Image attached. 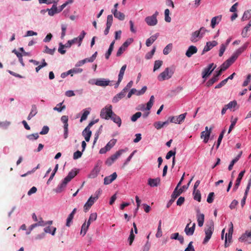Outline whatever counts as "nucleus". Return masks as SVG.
Masks as SVG:
<instances>
[{"instance_id":"55","label":"nucleus","mask_w":251,"mask_h":251,"mask_svg":"<svg viewBox=\"0 0 251 251\" xmlns=\"http://www.w3.org/2000/svg\"><path fill=\"white\" fill-rule=\"evenodd\" d=\"M226 47L225 44H223L221 45V46L220 47V50H219V56L221 57L223 55V54L226 49Z\"/></svg>"},{"instance_id":"51","label":"nucleus","mask_w":251,"mask_h":251,"mask_svg":"<svg viewBox=\"0 0 251 251\" xmlns=\"http://www.w3.org/2000/svg\"><path fill=\"white\" fill-rule=\"evenodd\" d=\"M86 34V32L84 30H83L82 31L81 34L77 37L78 38V46H80L81 45L82 41L84 38V36H85Z\"/></svg>"},{"instance_id":"12","label":"nucleus","mask_w":251,"mask_h":251,"mask_svg":"<svg viewBox=\"0 0 251 251\" xmlns=\"http://www.w3.org/2000/svg\"><path fill=\"white\" fill-rule=\"evenodd\" d=\"M218 45V43L216 41H212L211 42H207L206 45L204 46V49L202 50L201 54H203L206 52L208 51L213 47L216 46Z\"/></svg>"},{"instance_id":"29","label":"nucleus","mask_w":251,"mask_h":251,"mask_svg":"<svg viewBox=\"0 0 251 251\" xmlns=\"http://www.w3.org/2000/svg\"><path fill=\"white\" fill-rule=\"evenodd\" d=\"M48 14L50 16H53L55 14L59 13L58 8L56 7V4H53L51 9H47Z\"/></svg>"},{"instance_id":"22","label":"nucleus","mask_w":251,"mask_h":251,"mask_svg":"<svg viewBox=\"0 0 251 251\" xmlns=\"http://www.w3.org/2000/svg\"><path fill=\"white\" fill-rule=\"evenodd\" d=\"M100 171V168L98 166H96L89 175V177L91 178H95L97 176Z\"/></svg>"},{"instance_id":"3","label":"nucleus","mask_w":251,"mask_h":251,"mask_svg":"<svg viewBox=\"0 0 251 251\" xmlns=\"http://www.w3.org/2000/svg\"><path fill=\"white\" fill-rule=\"evenodd\" d=\"M174 74V70L171 68H166L165 70L161 73L158 76V79L160 81H163L170 79Z\"/></svg>"},{"instance_id":"31","label":"nucleus","mask_w":251,"mask_h":251,"mask_svg":"<svg viewBox=\"0 0 251 251\" xmlns=\"http://www.w3.org/2000/svg\"><path fill=\"white\" fill-rule=\"evenodd\" d=\"M37 113V108L36 105H33L32 106L31 110L28 115L27 119L28 120H30L33 117H34Z\"/></svg>"},{"instance_id":"59","label":"nucleus","mask_w":251,"mask_h":251,"mask_svg":"<svg viewBox=\"0 0 251 251\" xmlns=\"http://www.w3.org/2000/svg\"><path fill=\"white\" fill-rule=\"evenodd\" d=\"M178 188V187H177V186H176V188L175 189V190L172 195V196H171V198H172L173 199L176 200V199L180 195L179 194V193L177 192Z\"/></svg>"},{"instance_id":"52","label":"nucleus","mask_w":251,"mask_h":251,"mask_svg":"<svg viewBox=\"0 0 251 251\" xmlns=\"http://www.w3.org/2000/svg\"><path fill=\"white\" fill-rule=\"evenodd\" d=\"M176 151V149L174 151H170L167 153L166 156V158L167 159H170L172 156H175Z\"/></svg>"},{"instance_id":"5","label":"nucleus","mask_w":251,"mask_h":251,"mask_svg":"<svg viewBox=\"0 0 251 251\" xmlns=\"http://www.w3.org/2000/svg\"><path fill=\"white\" fill-rule=\"evenodd\" d=\"M214 230V225L212 223L210 226H207L205 229V237L203 240V244H205L208 242L211 238Z\"/></svg>"},{"instance_id":"53","label":"nucleus","mask_w":251,"mask_h":251,"mask_svg":"<svg viewBox=\"0 0 251 251\" xmlns=\"http://www.w3.org/2000/svg\"><path fill=\"white\" fill-rule=\"evenodd\" d=\"M113 22V16L112 15H108L107 18L106 26H111Z\"/></svg>"},{"instance_id":"49","label":"nucleus","mask_w":251,"mask_h":251,"mask_svg":"<svg viewBox=\"0 0 251 251\" xmlns=\"http://www.w3.org/2000/svg\"><path fill=\"white\" fill-rule=\"evenodd\" d=\"M27 138L29 140H36L39 138V135L38 133H37L31 134L27 135Z\"/></svg>"},{"instance_id":"35","label":"nucleus","mask_w":251,"mask_h":251,"mask_svg":"<svg viewBox=\"0 0 251 251\" xmlns=\"http://www.w3.org/2000/svg\"><path fill=\"white\" fill-rule=\"evenodd\" d=\"M193 194L194 200L200 202L201 201V194L200 191L199 190H194Z\"/></svg>"},{"instance_id":"63","label":"nucleus","mask_w":251,"mask_h":251,"mask_svg":"<svg viewBox=\"0 0 251 251\" xmlns=\"http://www.w3.org/2000/svg\"><path fill=\"white\" fill-rule=\"evenodd\" d=\"M238 204V201L236 200H234L233 201H232L231 202V203L229 205L230 209L231 210L234 209L236 207V206Z\"/></svg>"},{"instance_id":"15","label":"nucleus","mask_w":251,"mask_h":251,"mask_svg":"<svg viewBox=\"0 0 251 251\" xmlns=\"http://www.w3.org/2000/svg\"><path fill=\"white\" fill-rule=\"evenodd\" d=\"M126 65H124L121 68V70L120 71V73H119V74L118 75V80L117 82H116V83L115 84V88H117L119 86L120 82L122 80L124 75L125 71L126 69Z\"/></svg>"},{"instance_id":"44","label":"nucleus","mask_w":251,"mask_h":251,"mask_svg":"<svg viewBox=\"0 0 251 251\" xmlns=\"http://www.w3.org/2000/svg\"><path fill=\"white\" fill-rule=\"evenodd\" d=\"M245 173V170L241 171L238 176V177L236 179V182L238 184H240L241 181Z\"/></svg>"},{"instance_id":"48","label":"nucleus","mask_w":251,"mask_h":251,"mask_svg":"<svg viewBox=\"0 0 251 251\" xmlns=\"http://www.w3.org/2000/svg\"><path fill=\"white\" fill-rule=\"evenodd\" d=\"M45 50L44 51V52L50 54V55H53L54 54V52L55 50V48H54L53 49H50L47 46H45Z\"/></svg>"},{"instance_id":"57","label":"nucleus","mask_w":251,"mask_h":251,"mask_svg":"<svg viewBox=\"0 0 251 251\" xmlns=\"http://www.w3.org/2000/svg\"><path fill=\"white\" fill-rule=\"evenodd\" d=\"M133 39L129 38L125 42L122 46L126 49V48L133 42Z\"/></svg>"},{"instance_id":"2","label":"nucleus","mask_w":251,"mask_h":251,"mask_svg":"<svg viewBox=\"0 0 251 251\" xmlns=\"http://www.w3.org/2000/svg\"><path fill=\"white\" fill-rule=\"evenodd\" d=\"M112 107L111 105L106 106L101 110L100 117L102 119L108 120L110 118L113 112L112 111Z\"/></svg>"},{"instance_id":"23","label":"nucleus","mask_w":251,"mask_h":251,"mask_svg":"<svg viewBox=\"0 0 251 251\" xmlns=\"http://www.w3.org/2000/svg\"><path fill=\"white\" fill-rule=\"evenodd\" d=\"M110 119L115 123H116L118 126L120 127L121 126L122 124V121L119 116L117 115L116 114L113 113L112 114L111 117H110Z\"/></svg>"},{"instance_id":"42","label":"nucleus","mask_w":251,"mask_h":251,"mask_svg":"<svg viewBox=\"0 0 251 251\" xmlns=\"http://www.w3.org/2000/svg\"><path fill=\"white\" fill-rule=\"evenodd\" d=\"M165 21L167 23H170L171 21V18L169 16L170 10L168 9H166L165 10Z\"/></svg>"},{"instance_id":"37","label":"nucleus","mask_w":251,"mask_h":251,"mask_svg":"<svg viewBox=\"0 0 251 251\" xmlns=\"http://www.w3.org/2000/svg\"><path fill=\"white\" fill-rule=\"evenodd\" d=\"M238 56V55H237L235 52H234V53L231 55V56L226 60L227 63H230V64L231 65L235 62V61L237 59Z\"/></svg>"},{"instance_id":"24","label":"nucleus","mask_w":251,"mask_h":251,"mask_svg":"<svg viewBox=\"0 0 251 251\" xmlns=\"http://www.w3.org/2000/svg\"><path fill=\"white\" fill-rule=\"evenodd\" d=\"M92 135V131L90 130H85V128L82 131V135L84 136L86 142H89Z\"/></svg>"},{"instance_id":"10","label":"nucleus","mask_w":251,"mask_h":251,"mask_svg":"<svg viewBox=\"0 0 251 251\" xmlns=\"http://www.w3.org/2000/svg\"><path fill=\"white\" fill-rule=\"evenodd\" d=\"M95 84L101 87H106L108 85H112L110 84V81L109 80L103 78L96 79Z\"/></svg>"},{"instance_id":"32","label":"nucleus","mask_w":251,"mask_h":251,"mask_svg":"<svg viewBox=\"0 0 251 251\" xmlns=\"http://www.w3.org/2000/svg\"><path fill=\"white\" fill-rule=\"evenodd\" d=\"M221 20V16H216L213 17L211 20V26L212 28H214L216 25L218 24Z\"/></svg>"},{"instance_id":"64","label":"nucleus","mask_w":251,"mask_h":251,"mask_svg":"<svg viewBox=\"0 0 251 251\" xmlns=\"http://www.w3.org/2000/svg\"><path fill=\"white\" fill-rule=\"evenodd\" d=\"M126 49L124 48L122 46H121L119 49H118L117 53L116 56H120L122 55V54L126 50Z\"/></svg>"},{"instance_id":"58","label":"nucleus","mask_w":251,"mask_h":251,"mask_svg":"<svg viewBox=\"0 0 251 251\" xmlns=\"http://www.w3.org/2000/svg\"><path fill=\"white\" fill-rule=\"evenodd\" d=\"M231 65L230 63H227V62L226 61L224 62L221 66V69L224 72Z\"/></svg>"},{"instance_id":"20","label":"nucleus","mask_w":251,"mask_h":251,"mask_svg":"<svg viewBox=\"0 0 251 251\" xmlns=\"http://www.w3.org/2000/svg\"><path fill=\"white\" fill-rule=\"evenodd\" d=\"M202 37L201 36L199 31L197 30L192 33L190 38V40L191 42L195 43L198 41Z\"/></svg>"},{"instance_id":"19","label":"nucleus","mask_w":251,"mask_h":251,"mask_svg":"<svg viewBox=\"0 0 251 251\" xmlns=\"http://www.w3.org/2000/svg\"><path fill=\"white\" fill-rule=\"evenodd\" d=\"M78 173V170H72L70 172L68 176L64 178L65 180L68 182H70L74 177H75Z\"/></svg>"},{"instance_id":"56","label":"nucleus","mask_w":251,"mask_h":251,"mask_svg":"<svg viewBox=\"0 0 251 251\" xmlns=\"http://www.w3.org/2000/svg\"><path fill=\"white\" fill-rule=\"evenodd\" d=\"M134 237H135V236L133 234V230L131 229V230L130 231V235H129V237L128 238V241H129V244L130 245H131L132 243H133V241L134 239Z\"/></svg>"},{"instance_id":"14","label":"nucleus","mask_w":251,"mask_h":251,"mask_svg":"<svg viewBox=\"0 0 251 251\" xmlns=\"http://www.w3.org/2000/svg\"><path fill=\"white\" fill-rule=\"evenodd\" d=\"M190 224H191V222L186 225V226L185 228V229H184V231H185L186 234L188 236L192 235L194 234V231L195 229V226H196L195 223H193L192 226L190 227L189 226H190Z\"/></svg>"},{"instance_id":"47","label":"nucleus","mask_w":251,"mask_h":251,"mask_svg":"<svg viewBox=\"0 0 251 251\" xmlns=\"http://www.w3.org/2000/svg\"><path fill=\"white\" fill-rule=\"evenodd\" d=\"M148 184L151 187L157 186V179L149 178L148 179Z\"/></svg>"},{"instance_id":"11","label":"nucleus","mask_w":251,"mask_h":251,"mask_svg":"<svg viewBox=\"0 0 251 251\" xmlns=\"http://www.w3.org/2000/svg\"><path fill=\"white\" fill-rule=\"evenodd\" d=\"M157 12H155V13L152 15L151 16L147 17L145 19V21L149 25L152 26L156 24L157 23Z\"/></svg>"},{"instance_id":"7","label":"nucleus","mask_w":251,"mask_h":251,"mask_svg":"<svg viewBox=\"0 0 251 251\" xmlns=\"http://www.w3.org/2000/svg\"><path fill=\"white\" fill-rule=\"evenodd\" d=\"M214 65V63H211L209 64V65L206 68L204 69L202 73V77L203 78H205L207 77L209 75H210L212 71L215 69L216 67V66L215 65V66L213 67Z\"/></svg>"},{"instance_id":"17","label":"nucleus","mask_w":251,"mask_h":251,"mask_svg":"<svg viewBox=\"0 0 251 251\" xmlns=\"http://www.w3.org/2000/svg\"><path fill=\"white\" fill-rule=\"evenodd\" d=\"M197 51L198 49L196 47L190 46L186 51L185 54L188 57H190L192 55L197 53Z\"/></svg>"},{"instance_id":"34","label":"nucleus","mask_w":251,"mask_h":251,"mask_svg":"<svg viewBox=\"0 0 251 251\" xmlns=\"http://www.w3.org/2000/svg\"><path fill=\"white\" fill-rule=\"evenodd\" d=\"M157 36L156 35L151 36L150 38L148 39L146 42V45L147 47H150L151 44L156 40Z\"/></svg>"},{"instance_id":"4","label":"nucleus","mask_w":251,"mask_h":251,"mask_svg":"<svg viewBox=\"0 0 251 251\" xmlns=\"http://www.w3.org/2000/svg\"><path fill=\"white\" fill-rule=\"evenodd\" d=\"M230 227L228 229V233L226 234L225 241V247L227 248L229 246V244L232 242V236L233 232V225L231 222L230 223Z\"/></svg>"},{"instance_id":"39","label":"nucleus","mask_w":251,"mask_h":251,"mask_svg":"<svg viewBox=\"0 0 251 251\" xmlns=\"http://www.w3.org/2000/svg\"><path fill=\"white\" fill-rule=\"evenodd\" d=\"M117 140L115 139H112L105 146L106 147L109 151L116 143Z\"/></svg>"},{"instance_id":"46","label":"nucleus","mask_w":251,"mask_h":251,"mask_svg":"<svg viewBox=\"0 0 251 251\" xmlns=\"http://www.w3.org/2000/svg\"><path fill=\"white\" fill-rule=\"evenodd\" d=\"M237 104L236 100H233L225 105L227 107V109H231L232 108L235 107L237 105Z\"/></svg>"},{"instance_id":"45","label":"nucleus","mask_w":251,"mask_h":251,"mask_svg":"<svg viewBox=\"0 0 251 251\" xmlns=\"http://www.w3.org/2000/svg\"><path fill=\"white\" fill-rule=\"evenodd\" d=\"M142 115V113L140 112H137L135 114L132 115L131 118V120L132 122H135Z\"/></svg>"},{"instance_id":"36","label":"nucleus","mask_w":251,"mask_h":251,"mask_svg":"<svg viewBox=\"0 0 251 251\" xmlns=\"http://www.w3.org/2000/svg\"><path fill=\"white\" fill-rule=\"evenodd\" d=\"M63 102H60L56 105V106L53 108V110L57 111L59 112H61L63 110L65 109V105H62Z\"/></svg>"},{"instance_id":"26","label":"nucleus","mask_w":251,"mask_h":251,"mask_svg":"<svg viewBox=\"0 0 251 251\" xmlns=\"http://www.w3.org/2000/svg\"><path fill=\"white\" fill-rule=\"evenodd\" d=\"M249 43L246 42L245 43L242 47L239 48L238 50H236L235 53L238 56H239L243 51H244L247 48Z\"/></svg>"},{"instance_id":"60","label":"nucleus","mask_w":251,"mask_h":251,"mask_svg":"<svg viewBox=\"0 0 251 251\" xmlns=\"http://www.w3.org/2000/svg\"><path fill=\"white\" fill-rule=\"evenodd\" d=\"M65 46L61 43L59 44V47L58 48V51L62 54H64L66 52V50H64L65 48Z\"/></svg>"},{"instance_id":"43","label":"nucleus","mask_w":251,"mask_h":251,"mask_svg":"<svg viewBox=\"0 0 251 251\" xmlns=\"http://www.w3.org/2000/svg\"><path fill=\"white\" fill-rule=\"evenodd\" d=\"M90 114V111L87 109L84 110L83 113L82 114L80 121L82 122L83 121L87 119L88 115Z\"/></svg>"},{"instance_id":"33","label":"nucleus","mask_w":251,"mask_h":251,"mask_svg":"<svg viewBox=\"0 0 251 251\" xmlns=\"http://www.w3.org/2000/svg\"><path fill=\"white\" fill-rule=\"evenodd\" d=\"M204 215L203 214H199L197 215V221L199 226H203L204 223Z\"/></svg>"},{"instance_id":"18","label":"nucleus","mask_w":251,"mask_h":251,"mask_svg":"<svg viewBox=\"0 0 251 251\" xmlns=\"http://www.w3.org/2000/svg\"><path fill=\"white\" fill-rule=\"evenodd\" d=\"M111 12L113 14L114 17L119 20L123 21L125 19V14L120 11H118L117 9H112Z\"/></svg>"},{"instance_id":"25","label":"nucleus","mask_w":251,"mask_h":251,"mask_svg":"<svg viewBox=\"0 0 251 251\" xmlns=\"http://www.w3.org/2000/svg\"><path fill=\"white\" fill-rule=\"evenodd\" d=\"M126 96L124 92L122 91L120 93L117 94L113 99V102H117L119 101L121 99L123 98Z\"/></svg>"},{"instance_id":"1","label":"nucleus","mask_w":251,"mask_h":251,"mask_svg":"<svg viewBox=\"0 0 251 251\" xmlns=\"http://www.w3.org/2000/svg\"><path fill=\"white\" fill-rule=\"evenodd\" d=\"M127 151V149L120 150L116 151L114 154L108 158L105 161V164L108 166H111L114 162L124 152Z\"/></svg>"},{"instance_id":"54","label":"nucleus","mask_w":251,"mask_h":251,"mask_svg":"<svg viewBox=\"0 0 251 251\" xmlns=\"http://www.w3.org/2000/svg\"><path fill=\"white\" fill-rule=\"evenodd\" d=\"M155 50H156L155 47H154L150 52H148L146 54V58L148 59L151 58L152 57V56H153V55L154 54V53L155 52Z\"/></svg>"},{"instance_id":"8","label":"nucleus","mask_w":251,"mask_h":251,"mask_svg":"<svg viewBox=\"0 0 251 251\" xmlns=\"http://www.w3.org/2000/svg\"><path fill=\"white\" fill-rule=\"evenodd\" d=\"M239 241L241 242L251 244V230L246 231L245 233L243 234L239 238Z\"/></svg>"},{"instance_id":"62","label":"nucleus","mask_w":251,"mask_h":251,"mask_svg":"<svg viewBox=\"0 0 251 251\" xmlns=\"http://www.w3.org/2000/svg\"><path fill=\"white\" fill-rule=\"evenodd\" d=\"M251 80V74H248L247 77L246 79L244 81L243 83V86L245 87L247 86Z\"/></svg>"},{"instance_id":"16","label":"nucleus","mask_w":251,"mask_h":251,"mask_svg":"<svg viewBox=\"0 0 251 251\" xmlns=\"http://www.w3.org/2000/svg\"><path fill=\"white\" fill-rule=\"evenodd\" d=\"M117 175L116 172L113 173L112 175L106 176L104 178V184L105 185H108L110 184L117 178Z\"/></svg>"},{"instance_id":"27","label":"nucleus","mask_w":251,"mask_h":251,"mask_svg":"<svg viewBox=\"0 0 251 251\" xmlns=\"http://www.w3.org/2000/svg\"><path fill=\"white\" fill-rule=\"evenodd\" d=\"M114 44H115V40L113 41L111 43V44L109 46V49L105 55V57L106 59H108L109 58V56L111 55V54L113 50Z\"/></svg>"},{"instance_id":"6","label":"nucleus","mask_w":251,"mask_h":251,"mask_svg":"<svg viewBox=\"0 0 251 251\" xmlns=\"http://www.w3.org/2000/svg\"><path fill=\"white\" fill-rule=\"evenodd\" d=\"M187 113L180 114L178 116H172L169 118L170 122L175 124H181L184 120Z\"/></svg>"},{"instance_id":"21","label":"nucleus","mask_w":251,"mask_h":251,"mask_svg":"<svg viewBox=\"0 0 251 251\" xmlns=\"http://www.w3.org/2000/svg\"><path fill=\"white\" fill-rule=\"evenodd\" d=\"M69 182L66 181L65 179H64L61 184L58 185L56 188L55 190V191L56 193H60L66 187L67 183Z\"/></svg>"},{"instance_id":"30","label":"nucleus","mask_w":251,"mask_h":251,"mask_svg":"<svg viewBox=\"0 0 251 251\" xmlns=\"http://www.w3.org/2000/svg\"><path fill=\"white\" fill-rule=\"evenodd\" d=\"M251 18V9L245 11L241 18L242 21H247Z\"/></svg>"},{"instance_id":"40","label":"nucleus","mask_w":251,"mask_h":251,"mask_svg":"<svg viewBox=\"0 0 251 251\" xmlns=\"http://www.w3.org/2000/svg\"><path fill=\"white\" fill-rule=\"evenodd\" d=\"M219 78H217L214 75L206 82V85L207 86H210L212 85L215 82L217 81Z\"/></svg>"},{"instance_id":"61","label":"nucleus","mask_w":251,"mask_h":251,"mask_svg":"<svg viewBox=\"0 0 251 251\" xmlns=\"http://www.w3.org/2000/svg\"><path fill=\"white\" fill-rule=\"evenodd\" d=\"M82 153L80 151H76L74 152V155H73V158L74 159H78L79 158L81 157V156H82Z\"/></svg>"},{"instance_id":"9","label":"nucleus","mask_w":251,"mask_h":251,"mask_svg":"<svg viewBox=\"0 0 251 251\" xmlns=\"http://www.w3.org/2000/svg\"><path fill=\"white\" fill-rule=\"evenodd\" d=\"M99 197L98 194H97L95 197H90L84 206V211L86 212L94 203V202L98 200Z\"/></svg>"},{"instance_id":"13","label":"nucleus","mask_w":251,"mask_h":251,"mask_svg":"<svg viewBox=\"0 0 251 251\" xmlns=\"http://www.w3.org/2000/svg\"><path fill=\"white\" fill-rule=\"evenodd\" d=\"M207 126L205 127V131H203L201 133V137L203 139V142L207 143L208 141L209 136L211 132V128L208 130Z\"/></svg>"},{"instance_id":"28","label":"nucleus","mask_w":251,"mask_h":251,"mask_svg":"<svg viewBox=\"0 0 251 251\" xmlns=\"http://www.w3.org/2000/svg\"><path fill=\"white\" fill-rule=\"evenodd\" d=\"M114 44H115V40L113 41L111 43V44L109 46V49L105 55V57L106 59H108L109 58V56L111 55V54L113 50Z\"/></svg>"},{"instance_id":"41","label":"nucleus","mask_w":251,"mask_h":251,"mask_svg":"<svg viewBox=\"0 0 251 251\" xmlns=\"http://www.w3.org/2000/svg\"><path fill=\"white\" fill-rule=\"evenodd\" d=\"M88 227L89 226L86 225L85 223H84L82 225L80 231V234L82 235L83 236H84L86 234L87 229H88Z\"/></svg>"},{"instance_id":"50","label":"nucleus","mask_w":251,"mask_h":251,"mask_svg":"<svg viewBox=\"0 0 251 251\" xmlns=\"http://www.w3.org/2000/svg\"><path fill=\"white\" fill-rule=\"evenodd\" d=\"M214 192H210L207 197V202L209 203H211L213 202L214 200Z\"/></svg>"},{"instance_id":"38","label":"nucleus","mask_w":251,"mask_h":251,"mask_svg":"<svg viewBox=\"0 0 251 251\" xmlns=\"http://www.w3.org/2000/svg\"><path fill=\"white\" fill-rule=\"evenodd\" d=\"M173 49L172 44H169L166 46L163 50V53L165 55H167Z\"/></svg>"}]
</instances>
